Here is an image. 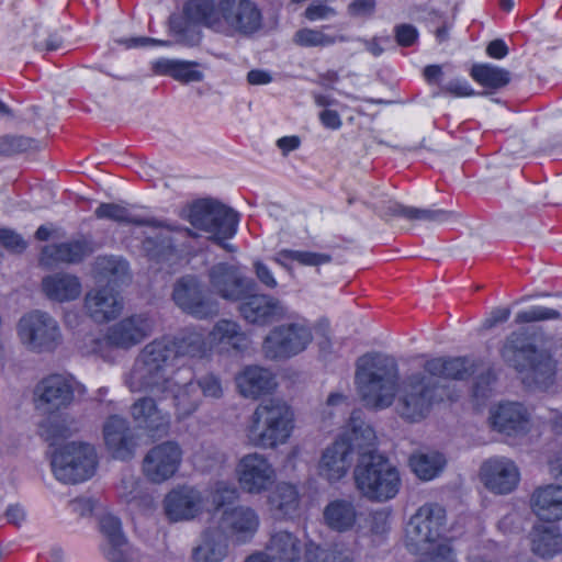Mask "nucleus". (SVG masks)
<instances>
[{"label":"nucleus","instance_id":"54","mask_svg":"<svg viewBox=\"0 0 562 562\" xmlns=\"http://www.w3.org/2000/svg\"><path fill=\"white\" fill-rule=\"evenodd\" d=\"M238 497V490L233 483L220 481L211 491V501L216 509L234 503Z\"/></svg>","mask_w":562,"mask_h":562},{"label":"nucleus","instance_id":"10","mask_svg":"<svg viewBox=\"0 0 562 562\" xmlns=\"http://www.w3.org/2000/svg\"><path fill=\"white\" fill-rule=\"evenodd\" d=\"M313 341L311 323L303 317H294L273 327L262 344L266 358L283 360L303 352Z\"/></svg>","mask_w":562,"mask_h":562},{"label":"nucleus","instance_id":"30","mask_svg":"<svg viewBox=\"0 0 562 562\" xmlns=\"http://www.w3.org/2000/svg\"><path fill=\"white\" fill-rule=\"evenodd\" d=\"M155 340L166 346L168 359L171 363L178 358L202 357L206 350L203 335L194 330H183L173 337H162Z\"/></svg>","mask_w":562,"mask_h":562},{"label":"nucleus","instance_id":"5","mask_svg":"<svg viewBox=\"0 0 562 562\" xmlns=\"http://www.w3.org/2000/svg\"><path fill=\"white\" fill-rule=\"evenodd\" d=\"M167 353L166 346L155 339L145 345L124 375L126 387L133 393H146L157 398L167 397L177 386L173 363L170 362Z\"/></svg>","mask_w":562,"mask_h":562},{"label":"nucleus","instance_id":"27","mask_svg":"<svg viewBox=\"0 0 562 562\" xmlns=\"http://www.w3.org/2000/svg\"><path fill=\"white\" fill-rule=\"evenodd\" d=\"M259 526L256 512L249 507H235L224 510L218 521V530L225 536H236L245 541L251 537Z\"/></svg>","mask_w":562,"mask_h":562},{"label":"nucleus","instance_id":"38","mask_svg":"<svg viewBox=\"0 0 562 562\" xmlns=\"http://www.w3.org/2000/svg\"><path fill=\"white\" fill-rule=\"evenodd\" d=\"M211 342L223 348H233L236 351H244L248 348L249 340L240 330L238 324L227 319L218 321L210 333Z\"/></svg>","mask_w":562,"mask_h":562},{"label":"nucleus","instance_id":"28","mask_svg":"<svg viewBox=\"0 0 562 562\" xmlns=\"http://www.w3.org/2000/svg\"><path fill=\"white\" fill-rule=\"evenodd\" d=\"M490 419L493 429L510 436L527 430L529 414L520 403L507 402L491 411Z\"/></svg>","mask_w":562,"mask_h":562},{"label":"nucleus","instance_id":"16","mask_svg":"<svg viewBox=\"0 0 562 562\" xmlns=\"http://www.w3.org/2000/svg\"><path fill=\"white\" fill-rule=\"evenodd\" d=\"M154 321L146 314H134L111 325L103 342L112 348L128 350L151 335Z\"/></svg>","mask_w":562,"mask_h":562},{"label":"nucleus","instance_id":"61","mask_svg":"<svg viewBox=\"0 0 562 562\" xmlns=\"http://www.w3.org/2000/svg\"><path fill=\"white\" fill-rule=\"evenodd\" d=\"M335 15L336 10L322 2L310 4L304 12V16L310 21L326 20Z\"/></svg>","mask_w":562,"mask_h":562},{"label":"nucleus","instance_id":"12","mask_svg":"<svg viewBox=\"0 0 562 562\" xmlns=\"http://www.w3.org/2000/svg\"><path fill=\"white\" fill-rule=\"evenodd\" d=\"M446 525V510L437 503L420 506L406 526L408 546L419 550L440 538Z\"/></svg>","mask_w":562,"mask_h":562},{"label":"nucleus","instance_id":"46","mask_svg":"<svg viewBox=\"0 0 562 562\" xmlns=\"http://www.w3.org/2000/svg\"><path fill=\"white\" fill-rule=\"evenodd\" d=\"M94 269L98 274L114 284L125 283L130 280L128 263L120 257H98L94 263Z\"/></svg>","mask_w":562,"mask_h":562},{"label":"nucleus","instance_id":"63","mask_svg":"<svg viewBox=\"0 0 562 562\" xmlns=\"http://www.w3.org/2000/svg\"><path fill=\"white\" fill-rule=\"evenodd\" d=\"M375 9L374 0H353L348 5V13L355 18H369Z\"/></svg>","mask_w":562,"mask_h":562},{"label":"nucleus","instance_id":"64","mask_svg":"<svg viewBox=\"0 0 562 562\" xmlns=\"http://www.w3.org/2000/svg\"><path fill=\"white\" fill-rule=\"evenodd\" d=\"M441 91L453 97H470L474 94V90L465 80H451L441 88Z\"/></svg>","mask_w":562,"mask_h":562},{"label":"nucleus","instance_id":"21","mask_svg":"<svg viewBox=\"0 0 562 562\" xmlns=\"http://www.w3.org/2000/svg\"><path fill=\"white\" fill-rule=\"evenodd\" d=\"M123 305L121 295L110 286L92 289L85 296V311L98 324L115 319Z\"/></svg>","mask_w":562,"mask_h":562},{"label":"nucleus","instance_id":"53","mask_svg":"<svg viewBox=\"0 0 562 562\" xmlns=\"http://www.w3.org/2000/svg\"><path fill=\"white\" fill-rule=\"evenodd\" d=\"M38 148V142L22 135L0 136V155L11 156Z\"/></svg>","mask_w":562,"mask_h":562},{"label":"nucleus","instance_id":"19","mask_svg":"<svg viewBox=\"0 0 562 562\" xmlns=\"http://www.w3.org/2000/svg\"><path fill=\"white\" fill-rule=\"evenodd\" d=\"M211 289L221 297L229 301H239L250 292L255 283L244 277L235 265L220 262L209 270Z\"/></svg>","mask_w":562,"mask_h":562},{"label":"nucleus","instance_id":"42","mask_svg":"<svg viewBox=\"0 0 562 562\" xmlns=\"http://www.w3.org/2000/svg\"><path fill=\"white\" fill-rule=\"evenodd\" d=\"M445 464V457L436 451L417 452L409 457L412 471L423 481H430L438 476Z\"/></svg>","mask_w":562,"mask_h":562},{"label":"nucleus","instance_id":"11","mask_svg":"<svg viewBox=\"0 0 562 562\" xmlns=\"http://www.w3.org/2000/svg\"><path fill=\"white\" fill-rule=\"evenodd\" d=\"M172 300L186 314L198 319L217 316L218 302L211 297L203 284L193 276L180 278L173 285Z\"/></svg>","mask_w":562,"mask_h":562},{"label":"nucleus","instance_id":"33","mask_svg":"<svg viewBox=\"0 0 562 562\" xmlns=\"http://www.w3.org/2000/svg\"><path fill=\"white\" fill-rule=\"evenodd\" d=\"M532 512L544 521H557L562 518V486L549 484L535 490L531 495Z\"/></svg>","mask_w":562,"mask_h":562},{"label":"nucleus","instance_id":"39","mask_svg":"<svg viewBox=\"0 0 562 562\" xmlns=\"http://www.w3.org/2000/svg\"><path fill=\"white\" fill-rule=\"evenodd\" d=\"M269 504L279 518L293 517L300 507V496L296 487L290 483H279L269 495Z\"/></svg>","mask_w":562,"mask_h":562},{"label":"nucleus","instance_id":"13","mask_svg":"<svg viewBox=\"0 0 562 562\" xmlns=\"http://www.w3.org/2000/svg\"><path fill=\"white\" fill-rule=\"evenodd\" d=\"M76 382L61 374H50L42 379L34 389L36 409L44 414H55L66 409L75 398Z\"/></svg>","mask_w":562,"mask_h":562},{"label":"nucleus","instance_id":"36","mask_svg":"<svg viewBox=\"0 0 562 562\" xmlns=\"http://www.w3.org/2000/svg\"><path fill=\"white\" fill-rule=\"evenodd\" d=\"M89 252L88 244L83 240L49 245L43 248L42 262L47 266L55 262L77 263L88 256Z\"/></svg>","mask_w":562,"mask_h":562},{"label":"nucleus","instance_id":"37","mask_svg":"<svg viewBox=\"0 0 562 562\" xmlns=\"http://www.w3.org/2000/svg\"><path fill=\"white\" fill-rule=\"evenodd\" d=\"M324 520L330 529L345 532L355 526L357 509L348 499H335L326 505Z\"/></svg>","mask_w":562,"mask_h":562},{"label":"nucleus","instance_id":"9","mask_svg":"<svg viewBox=\"0 0 562 562\" xmlns=\"http://www.w3.org/2000/svg\"><path fill=\"white\" fill-rule=\"evenodd\" d=\"M188 218L192 226L212 235V238L226 250L231 245L223 240L232 238L237 229L238 214L233 209L212 199H203L193 203Z\"/></svg>","mask_w":562,"mask_h":562},{"label":"nucleus","instance_id":"25","mask_svg":"<svg viewBox=\"0 0 562 562\" xmlns=\"http://www.w3.org/2000/svg\"><path fill=\"white\" fill-rule=\"evenodd\" d=\"M243 317L251 323L265 325L286 315L285 306L276 297L266 294L248 295L239 306Z\"/></svg>","mask_w":562,"mask_h":562},{"label":"nucleus","instance_id":"57","mask_svg":"<svg viewBox=\"0 0 562 562\" xmlns=\"http://www.w3.org/2000/svg\"><path fill=\"white\" fill-rule=\"evenodd\" d=\"M0 243L11 252L21 254L27 247V243L14 231L0 229Z\"/></svg>","mask_w":562,"mask_h":562},{"label":"nucleus","instance_id":"50","mask_svg":"<svg viewBox=\"0 0 562 562\" xmlns=\"http://www.w3.org/2000/svg\"><path fill=\"white\" fill-rule=\"evenodd\" d=\"M71 423L66 417L47 418L40 425V435L50 445L71 434Z\"/></svg>","mask_w":562,"mask_h":562},{"label":"nucleus","instance_id":"49","mask_svg":"<svg viewBox=\"0 0 562 562\" xmlns=\"http://www.w3.org/2000/svg\"><path fill=\"white\" fill-rule=\"evenodd\" d=\"M192 65L193 64L186 61L162 60L157 63V68L159 71L169 74L171 77L182 82L201 81L203 78L202 72L194 70Z\"/></svg>","mask_w":562,"mask_h":562},{"label":"nucleus","instance_id":"7","mask_svg":"<svg viewBox=\"0 0 562 562\" xmlns=\"http://www.w3.org/2000/svg\"><path fill=\"white\" fill-rule=\"evenodd\" d=\"M353 479L361 495L375 502L395 497L401 486L398 471L376 452L375 446L361 452L353 470Z\"/></svg>","mask_w":562,"mask_h":562},{"label":"nucleus","instance_id":"15","mask_svg":"<svg viewBox=\"0 0 562 562\" xmlns=\"http://www.w3.org/2000/svg\"><path fill=\"white\" fill-rule=\"evenodd\" d=\"M182 460V450L176 441L154 446L145 454L142 470L145 477L160 484L175 475Z\"/></svg>","mask_w":562,"mask_h":562},{"label":"nucleus","instance_id":"23","mask_svg":"<svg viewBox=\"0 0 562 562\" xmlns=\"http://www.w3.org/2000/svg\"><path fill=\"white\" fill-rule=\"evenodd\" d=\"M485 486L496 494L510 493L519 482V471L516 464L504 457L492 458L481 468Z\"/></svg>","mask_w":562,"mask_h":562},{"label":"nucleus","instance_id":"62","mask_svg":"<svg viewBox=\"0 0 562 562\" xmlns=\"http://www.w3.org/2000/svg\"><path fill=\"white\" fill-rule=\"evenodd\" d=\"M390 528V513L376 510L370 515V531L374 535H384Z\"/></svg>","mask_w":562,"mask_h":562},{"label":"nucleus","instance_id":"51","mask_svg":"<svg viewBox=\"0 0 562 562\" xmlns=\"http://www.w3.org/2000/svg\"><path fill=\"white\" fill-rule=\"evenodd\" d=\"M283 259H291L303 266L317 267L330 262L331 256L322 252L282 249L277 254L276 261L283 265Z\"/></svg>","mask_w":562,"mask_h":562},{"label":"nucleus","instance_id":"1","mask_svg":"<svg viewBox=\"0 0 562 562\" xmlns=\"http://www.w3.org/2000/svg\"><path fill=\"white\" fill-rule=\"evenodd\" d=\"M355 379L366 406L383 409L397 396L396 412L411 423L423 420L435 405L450 398L447 386L425 370L408 374L398 383L397 363L389 356L376 353L359 358Z\"/></svg>","mask_w":562,"mask_h":562},{"label":"nucleus","instance_id":"40","mask_svg":"<svg viewBox=\"0 0 562 562\" xmlns=\"http://www.w3.org/2000/svg\"><path fill=\"white\" fill-rule=\"evenodd\" d=\"M173 398V406L178 419H184L192 415L200 406L202 395L193 381L186 382L182 385L177 383L175 391L170 392Z\"/></svg>","mask_w":562,"mask_h":562},{"label":"nucleus","instance_id":"55","mask_svg":"<svg viewBox=\"0 0 562 562\" xmlns=\"http://www.w3.org/2000/svg\"><path fill=\"white\" fill-rule=\"evenodd\" d=\"M419 562H457V555L450 542L443 541L430 546Z\"/></svg>","mask_w":562,"mask_h":562},{"label":"nucleus","instance_id":"58","mask_svg":"<svg viewBox=\"0 0 562 562\" xmlns=\"http://www.w3.org/2000/svg\"><path fill=\"white\" fill-rule=\"evenodd\" d=\"M195 384L199 387L200 394L218 398L223 394L221 380L214 374H206L202 376Z\"/></svg>","mask_w":562,"mask_h":562},{"label":"nucleus","instance_id":"41","mask_svg":"<svg viewBox=\"0 0 562 562\" xmlns=\"http://www.w3.org/2000/svg\"><path fill=\"white\" fill-rule=\"evenodd\" d=\"M532 551L542 557H552L562 547V538L554 525L535 527L531 533Z\"/></svg>","mask_w":562,"mask_h":562},{"label":"nucleus","instance_id":"44","mask_svg":"<svg viewBox=\"0 0 562 562\" xmlns=\"http://www.w3.org/2000/svg\"><path fill=\"white\" fill-rule=\"evenodd\" d=\"M97 218H108L121 224H134L137 226L158 225L156 218H140L134 216L130 210L116 203H101L94 211ZM161 225V223H159Z\"/></svg>","mask_w":562,"mask_h":562},{"label":"nucleus","instance_id":"24","mask_svg":"<svg viewBox=\"0 0 562 562\" xmlns=\"http://www.w3.org/2000/svg\"><path fill=\"white\" fill-rule=\"evenodd\" d=\"M203 496L191 486H181L169 492L165 498V512L172 521L194 518L202 509Z\"/></svg>","mask_w":562,"mask_h":562},{"label":"nucleus","instance_id":"48","mask_svg":"<svg viewBox=\"0 0 562 562\" xmlns=\"http://www.w3.org/2000/svg\"><path fill=\"white\" fill-rule=\"evenodd\" d=\"M348 40L346 35L331 36L319 30L307 27L296 31L293 36V42L302 47H324L333 45L337 41L347 42Z\"/></svg>","mask_w":562,"mask_h":562},{"label":"nucleus","instance_id":"43","mask_svg":"<svg viewBox=\"0 0 562 562\" xmlns=\"http://www.w3.org/2000/svg\"><path fill=\"white\" fill-rule=\"evenodd\" d=\"M226 553L225 536L220 530H206L202 543L194 549L195 562H221Z\"/></svg>","mask_w":562,"mask_h":562},{"label":"nucleus","instance_id":"8","mask_svg":"<svg viewBox=\"0 0 562 562\" xmlns=\"http://www.w3.org/2000/svg\"><path fill=\"white\" fill-rule=\"evenodd\" d=\"M97 464L95 449L87 442H68L55 449L50 456V467L55 477L69 484L90 479L95 472Z\"/></svg>","mask_w":562,"mask_h":562},{"label":"nucleus","instance_id":"18","mask_svg":"<svg viewBox=\"0 0 562 562\" xmlns=\"http://www.w3.org/2000/svg\"><path fill=\"white\" fill-rule=\"evenodd\" d=\"M240 487L250 494L267 491L276 480V471L269 460L261 453L245 454L236 467Z\"/></svg>","mask_w":562,"mask_h":562},{"label":"nucleus","instance_id":"47","mask_svg":"<svg viewBox=\"0 0 562 562\" xmlns=\"http://www.w3.org/2000/svg\"><path fill=\"white\" fill-rule=\"evenodd\" d=\"M471 76L482 86L492 89L503 88L510 81V74L508 70L490 64L474 65L471 69Z\"/></svg>","mask_w":562,"mask_h":562},{"label":"nucleus","instance_id":"14","mask_svg":"<svg viewBox=\"0 0 562 562\" xmlns=\"http://www.w3.org/2000/svg\"><path fill=\"white\" fill-rule=\"evenodd\" d=\"M19 335L24 344L37 351L53 350L60 340L57 322L49 314L40 311L21 318Z\"/></svg>","mask_w":562,"mask_h":562},{"label":"nucleus","instance_id":"35","mask_svg":"<svg viewBox=\"0 0 562 562\" xmlns=\"http://www.w3.org/2000/svg\"><path fill=\"white\" fill-rule=\"evenodd\" d=\"M381 216L389 218L392 216L403 217L407 221H422L430 223H443L454 216L452 211L417 209L405 206L396 202L389 203L381 213Z\"/></svg>","mask_w":562,"mask_h":562},{"label":"nucleus","instance_id":"22","mask_svg":"<svg viewBox=\"0 0 562 562\" xmlns=\"http://www.w3.org/2000/svg\"><path fill=\"white\" fill-rule=\"evenodd\" d=\"M266 551L273 562H300L304 554L312 559L307 543L296 532L285 529L270 535Z\"/></svg>","mask_w":562,"mask_h":562},{"label":"nucleus","instance_id":"56","mask_svg":"<svg viewBox=\"0 0 562 562\" xmlns=\"http://www.w3.org/2000/svg\"><path fill=\"white\" fill-rule=\"evenodd\" d=\"M561 314L559 311L543 307V306H533L528 311H522L516 314L515 323L524 324V323H532V322H541L548 319H559Z\"/></svg>","mask_w":562,"mask_h":562},{"label":"nucleus","instance_id":"4","mask_svg":"<svg viewBox=\"0 0 562 562\" xmlns=\"http://www.w3.org/2000/svg\"><path fill=\"white\" fill-rule=\"evenodd\" d=\"M375 432L363 420L362 413L352 412L345 432L323 450L318 462L319 475L329 483L340 481L349 472L353 456L357 454L359 459L361 452L375 446Z\"/></svg>","mask_w":562,"mask_h":562},{"label":"nucleus","instance_id":"3","mask_svg":"<svg viewBox=\"0 0 562 562\" xmlns=\"http://www.w3.org/2000/svg\"><path fill=\"white\" fill-rule=\"evenodd\" d=\"M501 356L519 373L527 387L547 390L554 383L557 360L548 349L538 348L526 333H512L503 345Z\"/></svg>","mask_w":562,"mask_h":562},{"label":"nucleus","instance_id":"6","mask_svg":"<svg viewBox=\"0 0 562 562\" xmlns=\"http://www.w3.org/2000/svg\"><path fill=\"white\" fill-rule=\"evenodd\" d=\"M294 428V412L282 398L262 400L249 416L245 435L249 445L276 449L284 445Z\"/></svg>","mask_w":562,"mask_h":562},{"label":"nucleus","instance_id":"52","mask_svg":"<svg viewBox=\"0 0 562 562\" xmlns=\"http://www.w3.org/2000/svg\"><path fill=\"white\" fill-rule=\"evenodd\" d=\"M119 495L126 503H134L137 506H140L142 504L150 506L153 503L149 495H142L138 488V480L132 474L122 477L119 485Z\"/></svg>","mask_w":562,"mask_h":562},{"label":"nucleus","instance_id":"20","mask_svg":"<svg viewBox=\"0 0 562 562\" xmlns=\"http://www.w3.org/2000/svg\"><path fill=\"white\" fill-rule=\"evenodd\" d=\"M155 395L147 394L137 398L130 407V414L135 425L150 436H166L170 429L169 413L162 411Z\"/></svg>","mask_w":562,"mask_h":562},{"label":"nucleus","instance_id":"59","mask_svg":"<svg viewBox=\"0 0 562 562\" xmlns=\"http://www.w3.org/2000/svg\"><path fill=\"white\" fill-rule=\"evenodd\" d=\"M495 381L493 371L487 368L477 378L473 386V396L477 400H484L490 395L491 385Z\"/></svg>","mask_w":562,"mask_h":562},{"label":"nucleus","instance_id":"34","mask_svg":"<svg viewBox=\"0 0 562 562\" xmlns=\"http://www.w3.org/2000/svg\"><path fill=\"white\" fill-rule=\"evenodd\" d=\"M42 286L47 297L57 302L72 301L81 292L78 278L68 273L47 276L43 279Z\"/></svg>","mask_w":562,"mask_h":562},{"label":"nucleus","instance_id":"32","mask_svg":"<svg viewBox=\"0 0 562 562\" xmlns=\"http://www.w3.org/2000/svg\"><path fill=\"white\" fill-rule=\"evenodd\" d=\"M161 225H150L151 227L161 228L158 233L147 236L143 241V250L147 257L155 261L169 259L175 254V245L172 233H181L190 235L189 228L173 227L166 222L158 221Z\"/></svg>","mask_w":562,"mask_h":562},{"label":"nucleus","instance_id":"2","mask_svg":"<svg viewBox=\"0 0 562 562\" xmlns=\"http://www.w3.org/2000/svg\"><path fill=\"white\" fill-rule=\"evenodd\" d=\"M187 16L225 36L252 37L263 30V15L251 0H190Z\"/></svg>","mask_w":562,"mask_h":562},{"label":"nucleus","instance_id":"60","mask_svg":"<svg viewBox=\"0 0 562 562\" xmlns=\"http://www.w3.org/2000/svg\"><path fill=\"white\" fill-rule=\"evenodd\" d=\"M395 40L400 46H412L418 38V32L412 24H400L395 26Z\"/></svg>","mask_w":562,"mask_h":562},{"label":"nucleus","instance_id":"45","mask_svg":"<svg viewBox=\"0 0 562 562\" xmlns=\"http://www.w3.org/2000/svg\"><path fill=\"white\" fill-rule=\"evenodd\" d=\"M183 13H186L183 11ZM186 19L179 15H171L169 18V26L171 33L177 37V43L186 46H196L202 38V32L198 25L202 23L190 20L187 14Z\"/></svg>","mask_w":562,"mask_h":562},{"label":"nucleus","instance_id":"29","mask_svg":"<svg viewBox=\"0 0 562 562\" xmlns=\"http://www.w3.org/2000/svg\"><path fill=\"white\" fill-rule=\"evenodd\" d=\"M479 362L467 357L434 358L425 362L424 370L435 379L465 380L477 369Z\"/></svg>","mask_w":562,"mask_h":562},{"label":"nucleus","instance_id":"17","mask_svg":"<svg viewBox=\"0 0 562 562\" xmlns=\"http://www.w3.org/2000/svg\"><path fill=\"white\" fill-rule=\"evenodd\" d=\"M104 445L112 458L120 461L132 460L138 447V436L128 420L120 415L109 416L102 428Z\"/></svg>","mask_w":562,"mask_h":562},{"label":"nucleus","instance_id":"31","mask_svg":"<svg viewBox=\"0 0 562 562\" xmlns=\"http://www.w3.org/2000/svg\"><path fill=\"white\" fill-rule=\"evenodd\" d=\"M236 384L244 397L257 398L272 392L277 386V381L270 370L259 366H249L236 376Z\"/></svg>","mask_w":562,"mask_h":562},{"label":"nucleus","instance_id":"26","mask_svg":"<svg viewBox=\"0 0 562 562\" xmlns=\"http://www.w3.org/2000/svg\"><path fill=\"white\" fill-rule=\"evenodd\" d=\"M99 526L108 541V547L104 549L106 559L110 562H132V550L122 531L120 518L112 514H104L100 518Z\"/></svg>","mask_w":562,"mask_h":562}]
</instances>
